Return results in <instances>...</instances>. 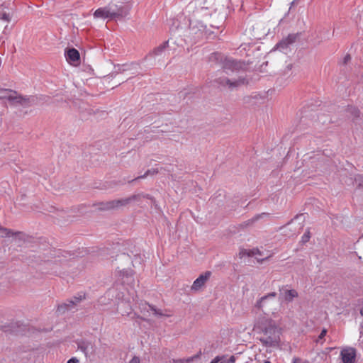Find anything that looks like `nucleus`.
Returning <instances> with one entry per match:
<instances>
[{
  "label": "nucleus",
  "mask_w": 363,
  "mask_h": 363,
  "mask_svg": "<svg viewBox=\"0 0 363 363\" xmlns=\"http://www.w3.org/2000/svg\"><path fill=\"white\" fill-rule=\"evenodd\" d=\"M346 111L348 113V116L353 120L359 117L360 112L356 107L352 106H348Z\"/></svg>",
  "instance_id": "f3484780"
},
{
  "label": "nucleus",
  "mask_w": 363,
  "mask_h": 363,
  "mask_svg": "<svg viewBox=\"0 0 363 363\" xmlns=\"http://www.w3.org/2000/svg\"><path fill=\"white\" fill-rule=\"evenodd\" d=\"M310 238H311L310 232H309V230H307V231H306V232L303 235V236H302V238H301V241H302L303 242H304V243H305V242H307L309 240Z\"/></svg>",
  "instance_id": "a878e982"
},
{
  "label": "nucleus",
  "mask_w": 363,
  "mask_h": 363,
  "mask_svg": "<svg viewBox=\"0 0 363 363\" xmlns=\"http://www.w3.org/2000/svg\"><path fill=\"white\" fill-rule=\"evenodd\" d=\"M211 272L209 271L206 272L204 274H201L193 283L191 289L194 291L199 290L206 282L211 277Z\"/></svg>",
  "instance_id": "4468645a"
},
{
  "label": "nucleus",
  "mask_w": 363,
  "mask_h": 363,
  "mask_svg": "<svg viewBox=\"0 0 363 363\" xmlns=\"http://www.w3.org/2000/svg\"><path fill=\"white\" fill-rule=\"evenodd\" d=\"M298 294L295 289H280L279 298L281 301H286L287 303L291 302L294 298L298 297Z\"/></svg>",
  "instance_id": "9b49d317"
},
{
  "label": "nucleus",
  "mask_w": 363,
  "mask_h": 363,
  "mask_svg": "<svg viewBox=\"0 0 363 363\" xmlns=\"http://www.w3.org/2000/svg\"><path fill=\"white\" fill-rule=\"evenodd\" d=\"M67 363H79V360L76 357H72Z\"/></svg>",
  "instance_id": "2f4dec72"
},
{
  "label": "nucleus",
  "mask_w": 363,
  "mask_h": 363,
  "mask_svg": "<svg viewBox=\"0 0 363 363\" xmlns=\"http://www.w3.org/2000/svg\"><path fill=\"white\" fill-rule=\"evenodd\" d=\"M111 5L113 19H122L129 14L130 8L128 6Z\"/></svg>",
  "instance_id": "9d476101"
},
{
  "label": "nucleus",
  "mask_w": 363,
  "mask_h": 363,
  "mask_svg": "<svg viewBox=\"0 0 363 363\" xmlns=\"http://www.w3.org/2000/svg\"><path fill=\"white\" fill-rule=\"evenodd\" d=\"M66 59L69 62H76L79 60V51L75 48H69L65 52Z\"/></svg>",
  "instance_id": "2eb2a0df"
},
{
  "label": "nucleus",
  "mask_w": 363,
  "mask_h": 363,
  "mask_svg": "<svg viewBox=\"0 0 363 363\" xmlns=\"http://www.w3.org/2000/svg\"><path fill=\"white\" fill-rule=\"evenodd\" d=\"M343 363H354L356 357V350L352 347L343 349L340 352Z\"/></svg>",
  "instance_id": "f8f14e48"
},
{
  "label": "nucleus",
  "mask_w": 363,
  "mask_h": 363,
  "mask_svg": "<svg viewBox=\"0 0 363 363\" xmlns=\"http://www.w3.org/2000/svg\"><path fill=\"white\" fill-rule=\"evenodd\" d=\"M245 67V65L242 62L229 57H225L221 62L223 72L228 75L243 72Z\"/></svg>",
  "instance_id": "20e7f679"
},
{
  "label": "nucleus",
  "mask_w": 363,
  "mask_h": 363,
  "mask_svg": "<svg viewBox=\"0 0 363 363\" xmlns=\"http://www.w3.org/2000/svg\"><path fill=\"white\" fill-rule=\"evenodd\" d=\"M293 363H301V359L299 358H294L293 359Z\"/></svg>",
  "instance_id": "72a5a7b5"
},
{
  "label": "nucleus",
  "mask_w": 363,
  "mask_h": 363,
  "mask_svg": "<svg viewBox=\"0 0 363 363\" xmlns=\"http://www.w3.org/2000/svg\"><path fill=\"white\" fill-rule=\"evenodd\" d=\"M269 213H262L261 214H258L255 216H254L252 218L248 220L247 222L245 223V225H249L253 224L255 222L258 220L259 218H263L265 216H268Z\"/></svg>",
  "instance_id": "412c9836"
},
{
  "label": "nucleus",
  "mask_w": 363,
  "mask_h": 363,
  "mask_svg": "<svg viewBox=\"0 0 363 363\" xmlns=\"http://www.w3.org/2000/svg\"><path fill=\"white\" fill-rule=\"evenodd\" d=\"M158 172H159L158 169L152 168L151 169H148L146 171V172L143 175L137 177L136 178L133 179L132 182H133L135 180L140 179H144V178L147 177L148 175H153V174H157Z\"/></svg>",
  "instance_id": "6ab92c4d"
},
{
  "label": "nucleus",
  "mask_w": 363,
  "mask_h": 363,
  "mask_svg": "<svg viewBox=\"0 0 363 363\" xmlns=\"http://www.w3.org/2000/svg\"><path fill=\"white\" fill-rule=\"evenodd\" d=\"M216 82L220 86L228 87L230 89H234L242 85H245L249 83L246 74H240L238 79H229L225 77H220L216 79Z\"/></svg>",
  "instance_id": "7ed1b4c3"
},
{
  "label": "nucleus",
  "mask_w": 363,
  "mask_h": 363,
  "mask_svg": "<svg viewBox=\"0 0 363 363\" xmlns=\"http://www.w3.org/2000/svg\"><path fill=\"white\" fill-rule=\"evenodd\" d=\"M95 18L113 19L112 5L97 9L94 13Z\"/></svg>",
  "instance_id": "1a4fd4ad"
},
{
  "label": "nucleus",
  "mask_w": 363,
  "mask_h": 363,
  "mask_svg": "<svg viewBox=\"0 0 363 363\" xmlns=\"http://www.w3.org/2000/svg\"><path fill=\"white\" fill-rule=\"evenodd\" d=\"M276 292H271L261 297L257 301L255 307L262 311L264 313L273 311V306L275 304Z\"/></svg>",
  "instance_id": "39448f33"
},
{
  "label": "nucleus",
  "mask_w": 363,
  "mask_h": 363,
  "mask_svg": "<svg viewBox=\"0 0 363 363\" xmlns=\"http://www.w3.org/2000/svg\"><path fill=\"white\" fill-rule=\"evenodd\" d=\"M0 99H7L11 105H21L23 106H30L36 103V98L33 96H22L18 94L16 91L9 89H0Z\"/></svg>",
  "instance_id": "f03ea898"
},
{
  "label": "nucleus",
  "mask_w": 363,
  "mask_h": 363,
  "mask_svg": "<svg viewBox=\"0 0 363 363\" xmlns=\"http://www.w3.org/2000/svg\"><path fill=\"white\" fill-rule=\"evenodd\" d=\"M298 217H299L298 216H296L294 218V219H296V218H298Z\"/></svg>",
  "instance_id": "4c0bfd02"
},
{
  "label": "nucleus",
  "mask_w": 363,
  "mask_h": 363,
  "mask_svg": "<svg viewBox=\"0 0 363 363\" xmlns=\"http://www.w3.org/2000/svg\"><path fill=\"white\" fill-rule=\"evenodd\" d=\"M255 330L262 334L259 341L266 347H279L280 330L275 321L265 316L259 317L255 323Z\"/></svg>",
  "instance_id": "f257e3e1"
},
{
  "label": "nucleus",
  "mask_w": 363,
  "mask_h": 363,
  "mask_svg": "<svg viewBox=\"0 0 363 363\" xmlns=\"http://www.w3.org/2000/svg\"><path fill=\"white\" fill-rule=\"evenodd\" d=\"M14 233L9 229L0 225V236L2 238H7L13 236Z\"/></svg>",
  "instance_id": "aec40b11"
},
{
  "label": "nucleus",
  "mask_w": 363,
  "mask_h": 363,
  "mask_svg": "<svg viewBox=\"0 0 363 363\" xmlns=\"http://www.w3.org/2000/svg\"><path fill=\"white\" fill-rule=\"evenodd\" d=\"M264 363H271L269 361H265Z\"/></svg>",
  "instance_id": "e433bc0d"
},
{
  "label": "nucleus",
  "mask_w": 363,
  "mask_h": 363,
  "mask_svg": "<svg viewBox=\"0 0 363 363\" xmlns=\"http://www.w3.org/2000/svg\"><path fill=\"white\" fill-rule=\"evenodd\" d=\"M121 276L123 277H127L128 278L129 276H131L132 275V271H130V270H123L122 272H121Z\"/></svg>",
  "instance_id": "bb28decb"
},
{
  "label": "nucleus",
  "mask_w": 363,
  "mask_h": 363,
  "mask_svg": "<svg viewBox=\"0 0 363 363\" xmlns=\"http://www.w3.org/2000/svg\"><path fill=\"white\" fill-rule=\"evenodd\" d=\"M0 19L6 22H10L11 20V15L6 11L0 13Z\"/></svg>",
  "instance_id": "5701e85b"
},
{
  "label": "nucleus",
  "mask_w": 363,
  "mask_h": 363,
  "mask_svg": "<svg viewBox=\"0 0 363 363\" xmlns=\"http://www.w3.org/2000/svg\"><path fill=\"white\" fill-rule=\"evenodd\" d=\"M235 358L234 356H231L229 359L223 360L220 362V363H235Z\"/></svg>",
  "instance_id": "cd10ccee"
},
{
  "label": "nucleus",
  "mask_w": 363,
  "mask_h": 363,
  "mask_svg": "<svg viewBox=\"0 0 363 363\" xmlns=\"http://www.w3.org/2000/svg\"><path fill=\"white\" fill-rule=\"evenodd\" d=\"M199 357V355H196V356H195V357H193L189 358V359H179V360H177V362H181V363H182V362H184V361H185V362H191L194 358H195V357Z\"/></svg>",
  "instance_id": "c756f323"
},
{
  "label": "nucleus",
  "mask_w": 363,
  "mask_h": 363,
  "mask_svg": "<svg viewBox=\"0 0 363 363\" xmlns=\"http://www.w3.org/2000/svg\"><path fill=\"white\" fill-rule=\"evenodd\" d=\"M135 196H132L127 199L113 200L105 203H101L99 206V209L103 211H108L114 209L119 206H125L128 204Z\"/></svg>",
  "instance_id": "0eeeda50"
},
{
  "label": "nucleus",
  "mask_w": 363,
  "mask_h": 363,
  "mask_svg": "<svg viewBox=\"0 0 363 363\" xmlns=\"http://www.w3.org/2000/svg\"><path fill=\"white\" fill-rule=\"evenodd\" d=\"M354 182L359 187L363 188V176L357 174L354 177Z\"/></svg>",
  "instance_id": "393cba45"
},
{
  "label": "nucleus",
  "mask_w": 363,
  "mask_h": 363,
  "mask_svg": "<svg viewBox=\"0 0 363 363\" xmlns=\"http://www.w3.org/2000/svg\"><path fill=\"white\" fill-rule=\"evenodd\" d=\"M327 329L325 328H323L320 333V334L318 335V337L315 340V342L316 343H320L321 345L323 344L324 342V337H325L326 334H327Z\"/></svg>",
  "instance_id": "4be33fe9"
},
{
  "label": "nucleus",
  "mask_w": 363,
  "mask_h": 363,
  "mask_svg": "<svg viewBox=\"0 0 363 363\" xmlns=\"http://www.w3.org/2000/svg\"><path fill=\"white\" fill-rule=\"evenodd\" d=\"M257 254L260 255V252L258 250H243L240 252L239 255L240 257L247 255L248 257H252L256 255Z\"/></svg>",
  "instance_id": "a211bd4d"
},
{
  "label": "nucleus",
  "mask_w": 363,
  "mask_h": 363,
  "mask_svg": "<svg viewBox=\"0 0 363 363\" xmlns=\"http://www.w3.org/2000/svg\"><path fill=\"white\" fill-rule=\"evenodd\" d=\"M220 361V358L219 357H216L210 363H218Z\"/></svg>",
  "instance_id": "473e14b6"
},
{
  "label": "nucleus",
  "mask_w": 363,
  "mask_h": 363,
  "mask_svg": "<svg viewBox=\"0 0 363 363\" xmlns=\"http://www.w3.org/2000/svg\"><path fill=\"white\" fill-rule=\"evenodd\" d=\"M351 57L350 55H346L343 58V64L346 65L349 61H350Z\"/></svg>",
  "instance_id": "c85d7f7f"
},
{
  "label": "nucleus",
  "mask_w": 363,
  "mask_h": 363,
  "mask_svg": "<svg viewBox=\"0 0 363 363\" xmlns=\"http://www.w3.org/2000/svg\"><path fill=\"white\" fill-rule=\"evenodd\" d=\"M129 363H140V359L138 357H134L131 359Z\"/></svg>",
  "instance_id": "7c9ffc66"
},
{
  "label": "nucleus",
  "mask_w": 363,
  "mask_h": 363,
  "mask_svg": "<svg viewBox=\"0 0 363 363\" xmlns=\"http://www.w3.org/2000/svg\"><path fill=\"white\" fill-rule=\"evenodd\" d=\"M78 350L82 351L86 357H88L94 353L95 346L91 342L81 341L78 343Z\"/></svg>",
  "instance_id": "ddd939ff"
},
{
  "label": "nucleus",
  "mask_w": 363,
  "mask_h": 363,
  "mask_svg": "<svg viewBox=\"0 0 363 363\" xmlns=\"http://www.w3.org/2000/svg\"><path fill=\"white\" fill-rule=\"evenodd\" d=\"M297 38L296 34H289L287 37L282 39L280 42H279L274 47V50H279L282 52H286L289 46L295 43Z\"/></svg>",
  "instance_id": "6e6552de"
},
{
  "label": "nucleus",
  "mask_w": 363,
  "mask_h": 363,
  "mask_svg": "<svg viewBox=\"0 0 363 363\" xmlns=\"http://www.w3.org/2000/svg\"><path fill=\"white\" fill-rule=\"evenodd\" d=\"M148 307L150 308V309L153 312V313L155 315H157V316H164V314L162 312L161 310L156 308L154 306L148 305Z\"/></svg>",
  "instance_id": "b1692460"
},
{
  "label": "nucleus",
  "mask_w": 363,
  "mask_h": 363,
  "mask_svg": "<svg viewBox=\"0 0 363 363\" xmlns=\"http://www.w3.org/2000/svg\"><path fill=\"white\" fill-rule=\"evenodd\" d=\"M294 4H295L294 1L291 3V7L289 8V11L291 9V7L293 5H294Z\"/></svg>",
  "instance_id": "f704fd0d"
},
{
  "label": "nucleus",
  "mask_w": 363,
  "mask_h": 363,
  "mask_svg": "<svg viewBox=\"0 0 363 363\" xmlns=\"http://www.w3.org/2000/svg\"><path fill=\"white\" fill-rule=\"evenodd\" d=\"M169 42L165 41L157 48L154 49V50L150 53V57H162L164 54L165 49L168 47Z\"/></svg>",
  "instance_id": "dca6fc26"
},
{
  "label": "nucleus",
  "mask_w": 363,
  "mask_h": 363,
  "mask_svg": "<svg viewBox=\"0 0 363 363\" xmlns=\"http://www.w3.org/2000/svg\"><path fill=\"white\" fill-rule=\"evenodd\" d=\"M85 298L84 294H79L72 298L67 300L65 303L60 305L57 311L59 313H64L66 311L72 310L82 300Z\"/></svg>",
  "instance_id": "423d86ee"
},
{
  "label": "nucleus",
  "mask_w": 363,
  "mask_h": 363,
  "mask_svg": "<svg viewBox=\"0 0 363 363\" xmlns=\"http://www.w3.org/2000/svg\"><path fill=\"white\" fill-rule=\"evenodd\" d=\"M360 314L363 316V307L360 309Z\"/></svg>",
  "instance_id": "c9c22d12"
}]
</instances>
